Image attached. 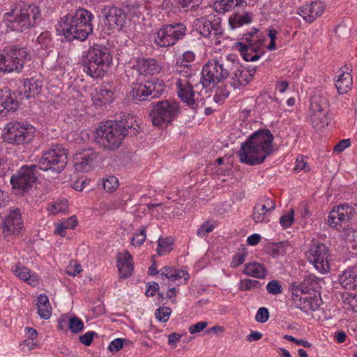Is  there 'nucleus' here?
Returning <instances> with one entry per match:
<instances>
[{"label": "nucleus", "mask_w": 357, "mask_h": 357, "mask_svg": "<svg viewBox=\"0 0 357 357\" xmlns=\"http://www.w3.org/2000/svg\"><path fill=\"white\" fill-rule=\"evenodd\" d=\"M8 50L6 53H0V72L9 73L11 72L20 73L22 71V65L14 62Z\"/></svg>", "instance_id": "cd10ccee"}, {"label": "nucleus", "mask_w": 357, "mask_h": 357, "mask_svg": "<svg viewBox=\"0 0 357 357\" xmlns=\"http://www.w3.org/2000/svg\"><path fill=\"white\" fill-rule=\"evenodd\" d=\"M93 18V15L84 8H79L75 12L67 14L61 18L60 22L63 35L69 41L85 40L93 32L91 22Z\"/></svg>", "instance_id": "20e7f679"}, {"label": "nucleus", "mask_w": 357, "mask_h": 357, "mask_svg": "<svg viewBox=\"0 0 357 357\" xmlns=\"http://www.w3.org/2000/svg\"><path fill=\"white\" fill-rule=\"evenodd\" d=\"M117 266L121 278H129L133 270L132 257L128 251L119 254Z\"/></svg>", "instance_id": "b1692460"}, {"label": "nucleus", "mask_w": 357, "mask_h": 357, "mask_svg": "<svg viewBox=\"0 0 357 357\" xmlns=\"http://www.w3.org/2000/svg\"><path fill=\"white\" fill-rule=\"evenodd\" d=\"M355 213L354 208L348 204H342L333 208L329 213L328 223L337 228L349 221Z\"/></svg>", "instance_id": "a211bd4d"}, {"label": "nucleus", "mask_w": 357, "mask_h": 357, "mask_svg": "<svg viewBox=\"0 0 357 357\" xmlns=\"http://www.w3.org/2000/svg\"><path fill=\"white\" fill-rule=\"evenodd\" d=\"M310 107L313 112L329 111V104L327 98L321 95L313 96L311 100Z\"/></svg>", "instance_id": "e433bc0d"}, {"label": "nucleus", "mask_w": 357, "mask_h": 357, "mask_svg": "<svg viewBox=\"0 0 357 357\" xmlns=\"http://www.w3.org/2000/svg\"><path fill=\"white\" fill-rule=\"evenodd\" d=\"M195 64H180V100L184 104L193 111L197 112L199 107V101L196 98L195 93L193 90L191 79L196 71Z\"/></svg>", "instance_id": "423d86ee"}, {"label": "nucleus", "mask_w": 357, "mask_h": 357, "mask_svg": "<svg viewBox=\"0 0 357 357\" xmlns=\"http://www.w3.org/2000/svg\"><path fill=\"white\" fill-rule=\"evenodd\" d=\"M307 158L303 155H298L296 158V165L294 167V170L299 172L301 170H304L305 172H307L310 170V168L307 166Z\"/></svg>", "instance_id": "603ef678"}, {"label": "nucleus", "mask_w": 357, "mask_h": 357, "mask_svg": "<svg viewBox=\"0 0 357 357\" xmlns=\"http://www.w3.org/2000/svg\"><path fill=\"white\" fill-rule=\"evenodd\" d=\"M339 281L342 287L349 290L357 291V264L344 271L340 275Z\"/></svg>", "instance_id": "a878e982"}, {"label": "nucleus", "mask_w": 357, "mask_h": 357, "mask_svg": "<svg viewBox=\"0 0 357 357\" xmlns=\"http://www.w3.org/2000/svg\"><path fill=\"white\" fill-rule=\"evenodd\" d=\"M23 228V222L19 208L11 211L6 217L2 227V232L5 237L18 235Z\"/></svg>", "instance_id": "6ab92c4d"}, {"label": "nucleus", "mask_w": 357, "mask_h": 357, "mask_svg": "<svg viewBox=\"0 0 357 357\" xmlns=\"http://www.w3.org/2000/svg\"><path fill=\"white\" fill-rule=\"evenodd\" d=\"M261 286V283L258 280L244 279L240 282V290L241 291H249L254 289H259Z\"/></svg>", "instance_id": "37998d69"}, {"label": "nucleus", "mask_w": 357, "mask_h": 357, "mask_svg": "<svg viewBox=\"0 0 357 357\" xmlns=\"http://www.w3.org/2000/svg\"><path fill=\"white\" fill-rule=\"evenodd\" d=\"M137 132L135 128H132V122L128 120L107 121L96 130L94 140L104 149L114 151L119 147L126 136L135 135Z\"/></svg>", "instance_id": "7ed1b4c3"}, {"label": "nucleus", "mask_w": 357, "mask_h": 357, "mask_svg": "<svg viewBox=\"0 0 357 357\" xmlns=\"http://www.w3.org/2000/svg\"><path fill=\"white\" fill-rule=\"evenodd\" d=\"M35 135V128L29 123L11 121L6 124L3 134L4 142L13 145L29 144Z\"/></svg>", "instance_id": "0eeeda50"}, {"label": "nucleus", "mask_w": 357, "mask_h": 357, "mask_svg": "<svg viewBox=\"0 0 357 357\" xmlns=\"http://www.w3.org/2000/svg\"><path fill=\"white\" fill-rule=\"evenodd\" d=\"M273 135L268 130H259L252 133L242 143L238 152L240 161L249 165L262 163L273 151Z\"/></svg>", "instance_id": "f257e3e1"}, {"label": "nucleus", "mask_w": 357, "mask_h": 357, "mask_svg": "<svg viewBox=\"0 0 357 357\" xmlns=\"http://www.w3.org/2000/svg\"><path fill=\"white\" fill-rule=\"evenodd\" d=\"M269 318V312L266 307H260L255 315V319L257 322L265 323Z\"/></svg>", "instance_id": "864d4df0"}, {"label": "nucleus", "mask_w": 357, "mask_h": 357, "mask_svg": "<svg viewBox=\"0 0 357 357\" xmlns=\"http://www.w3.org/2000/svg\"><path fill=\"white\" fill-rule=\"evenodd\" d=\"M18 107L19 103L16 100L15 93H12L8 88L0 89V114L5 111V114L10 111H15Z\"/></svg>", "instance_id": "5701e85b"}, {"label": "nucleus", "mask_w": 357, "mask_h": 357, "mask_svg": "<svg viewBox=\"0 0 357 357\" xmlns=\"http://www.w3.org/2000/svg\"><path fill=\"white\" fill-rule=\"evenodd\" d=\"M331 116L328 111L313 112L312 121L315 128H323L328 125Z\"/></svg>", "instance_id": "4c0bfd02"}, {"label": "nucleus", "mask_w": 357, "mask_h": 357, "mask_svg": "<svg viewBox=\"0 0 357 357\" xmlns=\"http://www.w3.org/2000/svg\"><path fill=\"white\" fill-rule=\"evenodd\" d=\"M275 208V203L271 199L263 197L253 208L252 218L256 223L269 221L268 214Z\"/></svg>", "instance_id": "412c9836"}, {"label": "nucleus", "mask_w": 357, "mask_h": 357, "mask_svg": "<svg viewBox=\"0 0 357 357\" xmlns=\"http://www.w3.org/2000/svg\"><path fill=\"white\" fill-rule=\"evenodd\" d=\"M229 94V92L223 86H220L216 89L213 100L215 102H218L227 98Z\"/></svg>", "instance_id": "4d7b16f0"}, {"label": "nucleus", "mask_w": 357, "mask_h": 357, "mask_svg": "<svg viewBox=\"0 0 357 357\" xmlns=\"http://www.w3.org/2000/svg\"><path fill=\"white\" fill-rule=\"evenodd\" d=\"M208 326V323L206 321H200L195 324L190 326L188 328V331L190 334H195L203 331Z\"/></svg>", "instance_id": "052dcab7"}, {"label": "nucleus", "mask_w": 357, "mask_h": 357, "mask_svg": "<svg viewBox=\"0 0 357 357\" xmlns=\"http://www.w3.org/2000/svg\"><path fill=\"white\" fill-rule=\"evenodd\" d=\"M98 17L108 30L120 31L124 26L126 15L124 10L113 5L104 6Z\"/></svg>", "instance_id": "ddd939ff"}, {"label": "nucleus", "mask_w": 357, "mask_h": 357, "mask_svg": "<svg viewBox=\"0 0 357 357\" xmlns=\"http://www.w3.org/2000/svg\"><path fill=\"white\" fill-rule=\"evenodd\" d=\"M256 67L252 68V70H248L245 69H238L231 77L232 81L230 82L234 88L245 86L253 78V75L255 73Z\"/></svg>", "instance_id": "bb28decb"}, {"label": "nucleus", "mask_w": 357, "mask_h": 357, "mask_svg": "<svg viewBox=\"0 0 357 357\" xmlns=\"http://www.w3.org/2000/svg\"><path fill=\"white\" fill-rule=\"evenodd\" d=\"M229 21L231 28L234 29L251 23L252 15L246 11L243 13H234L230 16Z\"/></svg>", "instance_id": "f704fd0d"}, {"label": "nucleus", "mask_w": 357, "mask_h": 357, "mask_svg": "<svg viewBox=\"0 0 357 357\" xmlns=\"http://www.w3.org/2000/svg\"><path fill=\"white\" fill-rule=\"evenodd\" d=\"M353 84L352 76L349 73L342 71L335 80V86L340 94L347 93Z\"/></svg>", "instance_id": "7c9ffc66"}, {"label": "nucleus", "mask_w": 357, "mask_h": 357, "mask_svg": "<svg viewBox=\"0 0 357 357\" xmlns=\"http://www.w3.org/2000/svg\"><path fill=\"white\" fill-rule=\"evenodd\" d=\"M146 239V231L142 229L139 233H136L131 238V244L134 246L141 245Z\"/></svg>", "instance_id": "5fc2aeb1"}, {"label": "nucleus", "mask_w": 357, "mask_h": 357, "mask_svg": "<svg viewBox=\"0 0 357 357\" xmlns=\"http://www.w3.org/2000/svg\"><path fill=\"white\" fill-rule=\"evenodd\" d=\"M68 163L66 149L56 145L43 153L38 160V167L43 171L52 170L56 173L62 172Z\"/></svg>", "instance_id": "6e6552de"}, {"label": "nucleus", "mask_w": 357, "mask_h": 357, "mask_svg": "<svg viewBox=\"0 0 357 357\" xmlns=\"http://www.w3.org/2000/svg\"><path fill=\"white\" fill-rule=\"evenodd\" d=\"M96 335L97 333L95 331H89L85 334L80 335L79 340L85 346H89L92 343L93 337Z\"/></svg>", "instance_id": "13d9d810"}, {"label": "nucleus", "mask_w": 357, "mask_h": 357, "mask_svg": "<svg viewBox=\"0 0 357 357\" xmlns=\"http://www.w3.org/2000/svg\"><path fill=\"white\" fill-rule=\"evenodd\" d=\"M307 258L310 264L321 273L330 271L329 250L322 243H313L306 252Z\"/></svg>", "instance_id": "f8f14e48"}, {"label": "nucleus", "mask_w": 357, "mask_h": 357, "mask_svg": "<svg viewBox=\"0 0 357 357\" xmlns=\"http://www.w3.org/2000/svg\"><path fill=\"white\" fill-rule=\"evenodd\" d=\"M14 16L13 27L24 31L36 24L40 16L39 8L36 5H24L19 10L15 9L10 14Z\"/></svg>", "instance_id": "9b49d317"}, {"label": "nucleus", "mask_w": 357, "mask_h": 357, "mask_svg": "<svg viewBox=\"0 0 357 357\" xmlns=\"http://www.w3.org/2000/svg\"><path fill=\"white\" fill-rule=\"evenodd\" d=\"M61 222L63 225L64 227H66L67 229H73L77 225V220L75 215H73L68 218V219L61 221Z\"/></svg>", "instance_id": "69168bd1"}, {"label": "nucleus", "mask_w": 357, "mask_h": 357, "mask_svg": "<svg viewBox=\"0 0 357 357\" xmlns=\"http://www.w3.org/2000/svg\"><path fill=\"white\" fill-rule=\"evenodd\" d=\"M195 54L192 51L186 50L185 51L181 57V61L180 64H195Z\"/></svg>", "instance_id": "6e6d98bb"}, {"label": "nucleus", "mask_w": 357, "mask_h": 357, "mask_svg": "<svg viewBox=\"0 0 357 357\" xmlns=\"http://www.w3.org/2000/svg\"><path fill=\"white\" fill-rule=\"evenodd\" d=\"M68 202L66 199H61L54 202L51 206V213L57 214L64 213L68 210Z\"/></svg>", "instance_id": "a18cd8bd"}, {"label": "nucleus", "mask_w": 357, "mask_h": 357, "mask_svg": "<svg viewBox=\"0 0 357 357\" xmlns=\"http://www.w3.org/2000/svg\"><path fill=\"white\" fill-rule=\"evenodd\" d=\"M68 328L73 333H79L84 329V322L77 317H70L68 322Z\"/></svg>", "instance_id": "79ce46f5"}, {"label": "nucleus", "mask_w": 357, "mask_h": 357, "mask_svg": "<svg viewBox=\"0 0 357 357\" xmlns=\"http://www.w3.org/2000/svg\"><path fill=\"white\" fill-rule=\"evenodd\" d=\"M162 89L161 84H157L153 82H147L145 84L135 83L132 84V96L133 99L139 101L146 100L159 97Z\"/></svg>", "instance_id": "dca6fc26"}, {"label": "nucleus", "mask_w": 357, "mask_h": 357, "mask_svg": "<svg viewBox=\"0 0 357 357\" xmlns=\"http://www.w3.org/2000/svg\"><path fill=\"white\" fill-rule=\"evenodd\" d=\"M214 229V225L208 222L202 225L197 230V234L200 236H204L206 234L211 232Z\"/></svg>", "instance_id": "e2e57ef3"}, {"label": "nucleus", "mask_w": 357, "mask_h": 357, "mask_svg": "<svg viewBox=\"0 0 357 357\" xmlns=\"http://www.w3.org/2000/svg\"><path fill=\"white\" fill-rule=\"evenodd\" d=\"M171 314V309L169 307H159L156 312H155V317L156 318L162 322H166Z\"/></svg>", "instance_id": "8fccbe9b"}, {"label": "nucleus", "mask_w": 357, "mask_h": 357, "mask_svg": "<svg viewBox=\"0 0 357 357\" xmlns=\"http://www.w3.org/2000/svg\"><path fill=\"white\" fill-rule=\"evenodd\" d=\"M137 70L140 75H155L160 71V66L154 59L142 58L137 61Z\"/></svg>", "instance_id": "393cba45"}, {"label": "nucleus", "mask_w": 357, "mask_h": 357, "mask_svg": "<svg viewBox=\"0 0 357 357\" xmlns=\"http://www.w3.org/2000/svg\"><path fill=\"white\" fill-rule=\"evenodd\" d=\"M243 273L254 278H264L266 276V268L260 263L251 262L245 265Z\"/></svg>", "instance_id": "c9c22d12"}, {"label": "nucleus", "mask_w": 357, "mask_h": 357, "mask_svg": "<svg viewBox=\"0 0 357 357\" xmlns=\"http://www.w3.org/2000/svg\"><path fill=\"white\" fill-rule=\"evenodd\" d=\"M267 291L273 295H277L282 293V286L280 285L279 281L278 280H271L269 282L266 286Z\"/></svg>", "instance_id": "3c124183"}, {"label": "nucleus", "mask_w": 357, "mask_h": 357, "mask_svg": "<svg viewBox=\"0 0 357 357\" xmlns=\"http://www.w3.org/2000/svg\"><path fill=\"white\" fill-rule=\"evenodd\" d=\"M215 10L220 13L231 10L235 8L234 0H220L215 3Z\"/></svg>", "instance_id": "c03bdc74"}, {"label": "nucleus", "mask_w": 357, "mask_h": 357, "mask_svg": "<svg viewBox=\"0 0 357 357\" xmlns=\"http://www.w3.org/2000/svg\"><path fill=\"white\" fill-rule=\"evenodd\" d=\"M229 63H226L217 59L208 61L203 67L201 82L204 87H210L226 79L229 74Z\"/></svg>", "instance_id": "9d476101"}, {"label": "nucleus", "mask_w": 357, "mask_h": 357, "mask_svg": "<svg viewBox=\"0 0 357 357\" xmlns=\"http://www.w3.org/2000/svg\"><path fill=\"white\" fill-rule=\"evenodd\" d=\"M198 0H180V6L185 9V11H187V8L190 6L191 10L197 6V3H195Z\"/></svg>", "instance_id": "338daca9"}, {"label": "nucleus", "mask_w": 357, "mask_h": 357, "mask_svg": "<svg viewBox=\"0 0 357 357\" xmlns=\"http://www.w3.org/2000/svg\"><path fill=\"white\" fill-rule=\"evenodd\" d=\"M38 169L37 165L22 167L17 173L10 178V183L13 187L22 190L31 188L37 180Z\"/></svg>", "instance_id": "2eb2a0df"}, {"label": "nucleus", "mask_w": 357, "mask_h": 357, "mask_svg": "<svg viewBox=\"0 0 357 357\" xmlns=\"http://www.w3.org/2000/svg\"><path fill=\"white\" fill-rule=\"evenodd\" d=\"M112 62L110 50L106 46L94 44L83 61V70L93 78L102 77Z\"/></svg>", "instance_id": "39448f33"}, {"label": "nucleus", "mask_w": 357, "mask_h": 357, "mask_svg": "<svg viewBox=\"0 0 357 357\" xmlns=\"http://www.w3.org/2000/svg\"><path fill=\"white\" fill-rule=\"evenodd\" d=\"M294 211L290 209L287 213L282 215L280 218V223L284 228L289 227L294 221Z\"/></svg>", "instance_id": "de8ad7c7"}, {"label": "nucleus", "mask_w": 357, "mask_h": 357, "mask_svg": "<svg viewBox=\"0 0 357 357\" xmlns=\"http://www.w3.org/2000/svg\"><path fill=\"white\" fill-rule=\"evenodd\" d=\"M243 39L245 43L238 42L236 43V47L241 52L244 60L255 61L259 59L264 53L263 51L260 50V47L262 45L264 40L259 38L258 36L255 39L253 36L248 33L243 35Z\"/></svg>", "instance_id": "4468645a"}, {"label": "nucleus", "mask_w": 357, "mask_h": 357, "mask_svg": "<svg viewBox=\"0 0 357 357\" xmlns=\"http://www.w3.org/2000/svg\"><path fill=\"white\" fill-rule=\"evenodd\" d=\"M37 309L38 315L44 319H48L52 314V307L46 294H41L37 298Z\"/></svg>", "instance_id": "473e14b6"}, {"label": "nucleus", "mask_w": 357, "mask_h": 357, "mask_svg": "<svg viewBox=\"0 0 357 357\" xmlns=\"http://www.w3.org/2000/svg\"><path fill=\"white\" fill-rule=\"evenodd\" d=\"M148 288L146 291V296L149 297V296H153L155 293L159 290V284L157 283V282H153L152 283H149L148 284Z\"/></svg>", "instance_id": "774afa93"}, {"label": "nucleus", "mask_w": 357, "mask_h": 357, "mask_svg": "<svg viewBox=\"0 0 357 357\" xmlns=\"http://www.w3.org/2000/svg\"><path fill=\"white\" fill-rule=\"evenodd\" d=\"M160 273L162 277H165L170 282L178 280V270L173 266H165L160 269Z\"/></svg>", "instance_id": "a19ab883"}, {"label": "nucleus", "mask_w": 357, "mask_h": 357, "mask_svg": "<svg viewBox=\"0 0 357 357\" xmlns=\"http://www.w3.org/2000/svg\"><path fill=\"white\" fill-rule=\"evenodd\" d=\"M40 82L33 79H26L24 82L23 89L20 91V94L24 95L26 98L34 97L40 91Z\"/></svg>", "instance_id": "2f4dec72"}, {"label": "nucleus", "mask_w": 357, "mask_h": 357, "mask_svg": "<svg viewBox=\"0 0 357 357\" xmlns=\"http://www.w3.org/2000/svg\"><path fill=\"white\" fill-rule=\"evenodd\" d=\"M178 105L169 100L158 101L149 112V118L154 126L162 127L170 123L177 116Z\"/></svg>", "instance_id": "1a4fd4ad"}, {"label": "nucleus", "mask_w": 357, "mask_h": 357, "mask_svg": "<svg viewBox=\"0 0 357 357\" xmlns=\"http://www.w3.org/2000/svg\"><path fill=\"white\" fill-rule=\"evenodd\" d=\"M195 25L197 31L204 37H208L212 34L213 22L205 19L201 18L196 20Z\"/></svg>", "instance_id": "58836bf2"}, {"label": "nucleus", "mask_w": 357, "mask_h": 357, "mask_svg": "<svg viewBox=\"0 0 357 357\" xmlns=\"http://www.w3.org/2000/svg\"><path fill=\"white\" fill-rule=\"evenodd\" d=\"M82 271L81 265L77 263L70 264L66 270V273L71 276H75Z\"/></svg>", "instance_id": "680f3d73"}, {"label": "nucleus", "mask_w": 357, "mask_h": 357, "mask_svg": "<svg viewBox=\"0 0 357 357\" xmlns=\"http://www.w3.org/2000/svg\"><path fill=\"white\" fill-rule=\"evenodd\" d=\"M173 244L174 239L172 237L160 238L158 241V248L156 249L158 255L161 256L169 252L172 250Z\"/></svg>", "instance_id": "ea45409f"}, {"label": "nucleus", "mask_w": 357, "mask_h": 357, "mask_svg": "<svg viewBox=\"0 0 357 357\" xmlns=\"http://www.w3.org/2000/svg\"><path fill=\"white\" fill-rule=\"evenodd\" d=\"M36 41L41 45V46L47 47L51 42L50 36L48 32H43L37 38Z\"/></svg>", "instance_id": "0e129e2a"}, {"label": "nucleus", "mask_w": 357, "mask_h": 357, "mask_svg": "<svg viewBox=\"0 0 357 357\" xmlns=\"http://www.w3.org/2000/svg\"><path fill=\"white\" fill-rule=\"evenodd\" d=\"M118 179L113 176H109L103 181V188L108 192H112L118 187Z\"/></svg>", "instance_id": "09e8293b"}, {"label": "nucleus", "mask_w": 357, "mask_h": 357, "mask_svg": "<svg viewBox=\"0 0 357 357\" xmlns=\"http://www.w3.org/2000/svg\"><path fill=\"white\" fill-rule=\"evenodd\" d=\"M247 254L248 252L245 248L239 250L233 257L232 261L231 262V266L236 268L242 264L245 260Z\"/></svg>", "instance_id": "49530a36"}, {"label": "nucleus", "mask_w": 357, "mask_h": 357, "mask_svg": "<svg viewBox=\"0 0 357 357\" xmlns=\"http://www.w3.org/2000/svg\"><path fill=\"white\" fill-rule=\"evenodd\" d=\"M12 271L21 280L26 282L33 287L38 285V279L37 276L33 273H31L30 270L26 267L20 264H15L13 266Z\"/></svg>", "instance_id": "c85d7f7f"}, {"label": "nucleus", "mask_w": 357, "mask_h": 357, "mask_svg": "<svg viewBox=\"0 0 357 357\" xmlns=\"http://www.w3.org/2000/svg\"><path fill=\"white\" fill-rule=\"evenodd\" d=\"M320 279L314 275H307L298 286L293 285L291 299L297 308L305 312L316 311L323 304L319 292Z\"/></svg>", "instance_id": "f03ea898"}, {"label": "nucleus", "mask_w": 357, "mask_h": 357, "mask_svg": "<svg viewBox=\"0 0 357 357\" xmlns=\"http://www.w3.org/2000/svg\"><path fill=\"white\" fill-rule=\"evenodd\" d=\"M124 339L116 338L112 341L108 347V349L112 352H117L123 348Z\"/></svg>", "instance_id": "bf43d9fd"}, {"label": "nucleus", "mask_w": 357, "mask_h": 357, "mask_svg": "<svg viewBox=\"0 0 357 357\" xmlns=\"http://www.w3.org/2000/svg\"><path fill=\"white\" fill-rule=\"evenodd\" d=\"M324 9L325 6L322 1H314L300 7L297 13L307 22L312 23L323 13Z\"/></svg>", "instance_id": "4be33fe9"}, {"label": "nucleus", "mask_w": 357, "mask_h": 357, "mask_svg": "<svg viewBox=\"0 0 357 357\" xmlns=\"http://www.w3.org/2000/svg\"><path fill=\"white\" fill-rule=\"evenodd\" d=\"M98 156V152L92 149H83L77 153L74 157L75 170L79 172L91 171L97 162Z\"/></svg>", "instance_id": "f3484780"}, {"label": "nucleus", "mask_w": 357, "mask_h": 357, "mask_svg": "<svg viewBox=\"0 0 357 357\" xmlns=\"http://www.w3.org/2000/svg\"><path fill=\"white\" fill-rule=\"evenodd\" d=\"M114 100V92L111 89L102 86L96 89V94L93 96V102L95 105L101 106L111 103Z\"/></svg>", "instance_id": "c756f323"}, {"label": "nucleus", "mask_w": 357, "mask_h": 357, "mask_svg": "<svg viewBox=\"0 0 357 357\" xmlns=\"http://www.w3.org/2000/svg\"><path fill=\"white\" fill-rule=\"evenodd\" d=\"M10 54V57L15 60L14 62L19 63L22 65V69L24 67V63L26 60H30L31 56L28 53L26 47H20L16 45H13L8 50Z\"/></svg>", "instance_id": "72a5a7b5"}, {"label": "nucleus", "mask_w": 357, "mask_h": 357, "mask_svg": "<svg viewBox=\"0 0 357 357\" xmlns=\"http://www.w3.org/2000/svg\"><path fill=\"white\" fill-rule=\"evenodd\" d=\"M178 24H168L160 29L157 33L155 41L160 47L174 45L178 39Z\"/></svg>", "instance_id": "aec40b11"}]
</instances>
